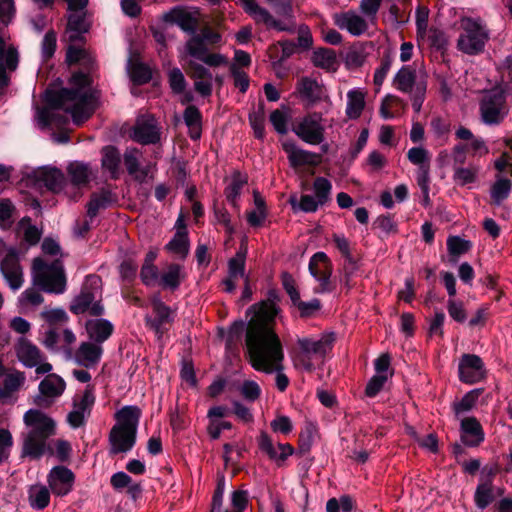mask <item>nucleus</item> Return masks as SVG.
I'll return each mask as SVG.
<instances>
[{
	"mask_svg": "<svg viewBox=\"0 0 512 512\" xmlns=\"http://www.w3.org/2000/svg\"><path fill=\"white\" fill-rule=\"evenodd\" d=\"M276 298V292L271 291L267 300L254 304L255 316L250 321L247 331V350L252 367L265 373L276 372V387L280 392H284L290 381L283 373L282 344L274 329L278 313L273 300Z\"/></svg>",
	"mask_w": 512,
	"mask_h": 512,
	"instance_id": "obj_1",
	"label": "nucleus"
},
{
	"mask_svg": "<svg viewBox=\"0 0 512 512\" xmlns=\"http://www.w3.org/2000/svg\"><path fill=\"white\" fill-rule=\"evenodd\" d=\"M74 88H63L59 91H47L45 100L49 108L37 112V120L42 127L59 125L67 122L65 116L59 117L55 110L62 109L69 113L77 125L91 115L90 104L92 95L86 89L90 85V77L83 72H76L70 79Z\"/></svg>",
	"mask_w": 512,
	"mask_h": 512,
	"instance_id": "obj_2",
	"label": "nucleus"
},
{
	"mask_svg": "<svg viewBox=\"0 0 512 512\" xmlns=\"http://www.w3.org/2000/svg\"><path fill=\"white\" fill-rule=\"evenodd\" d=\"M141 410L134 405L122 407L115 413L116 424L109 433L110 454L129 452L135 445Z\"/></svg>",
	"mask_w": 512,
	"mask_h": 512,
	"instance_id": "obj_3",
	"label": "nucleus"
},
{
	"mask_svg": "<svg viewBox=\"0 0 512 512\" xmlns=\"http://www.w3.org/2000/svg\"><path fill=\"white\" fill-rule=\"evenodd\" d=\"M241 6L257 24H263L268 29H274L279 32L294 33L296 30V21L290 0H278L274 3L276 14L281 19H276L267 9L258 5L256 0H239Z\"/></svg>",
	"mask_w": 512,
	"mask_h": 512,
	"instance_id": "obj_4",
	"label": "nucleus"
},
{
	"mask_svg": "<svg viewBox=\"0 0 512 512\" xmlns=\"http://www.w3.org/2000/svg\"><path fill=\"white\" fill-rule=\"evenodd\" d=\"M33 284L50 294H62L66 291L67 279L61 260L51 262L43 258H35L32 264Z\"/></svg>",
	"mask_w": 512,
	"mask_h": 512,
	"instance_id": "obj_5",
	"label": "nucleus"
},
{
	"mask_svg": "<svg viewBox=\"0 0 512 512\" xmlns=\"http://www.w3.org/2000/svg\"><path fill=\"white\" fill-rule=\"evenodd\" d=\"M393 86L396 90L410 95L412 107L419 113L426 97V73L417 72L414 65H403L393 78Z\"/></svg>",
	"mask_w": 512,
	"mask_h": 512,
	"instance_id": "obj_6",
	"label": "nucleus"
},
{
	"mask_svg": "<svg viewBox=\"0 0 512 512\" xmlns=\"http://www.w3.org/2000/svg\"><path fill=\"white\" fill-rule=\"evenodd\" d=\"M334 333H324L319 338H300L297 341L299 352L294 357L295 366L306 371L315 368V362L323 363L325 356L332 350Z\"/></svg>",
	"mask_w": 512,
	"mask_h": 512,
	"instance_id": "obj_7",
	"label": "nucleus"
},
{
	"mask_svg": "<svg viewBox=\"0 0 512 512\" xmlns=\"http://www.w3.org/2000/svg\"><path fill=\"white\" fill-rule=\"evenodd\" d=\"M100 284V277L95 275L87 276L79 294L70 303V311L75 315L84 313L95 317L103 315L104 306L102 305Z\"/></svg>",
	"mask_w": 512,
	"mask_h": 512,
	"instance_id": "obj_8",
	"label": "nucleus"
},
{
	"mask_svg": "<svg viewBox=\"0 0 512 512\" xmlns=\"http://www.w3.org/2000/svg\"><path fill=\"white\" fill-rule=\"evenodd\" d=\"M462 33L457 47L468 55H476L483 51L489 39V33L480 18L462 17L460 21Z\"/></svg>",
	"mask_w": 512,
	"mask_h": 512,
	"instance_id": "obj_9",
	"label": "nucleus"
},
{
	"mask_svg": "<svg viewBox=\"0 0 512 512\" xmlns=\"http://www.w3.org/2000/svg\"><path fill=\"white\" fill-rule=\"evenodd\" d=\"M314 195L304 194L299 200L295 196L289 199L294 211L314 213L319 207L325 206L331 201L332 183L325 177H316L313 181Z\"/></svg>",
	"mask_w": 512,
	"mask_h": 512,
	"instance_id": "obj_10",
	"label": "nucleus"
},
{
	"mask_svg": "<svg viewBox=\"0 0 512 512\" xmlns=\"http://www.w3.org/2000/svg\"><path fill=\"white\" fill-rule=\"evenodd\" d=\"M96 397L94 387L87 385L83 392L77 393L72 399V410L67 415V423L73 429L80 428L86 424L90 417Z\"/></svg>",
	"mask_w": 512,
	"mask_h": 512,
	"instance_id": "obj_11",
	"label": "nucleus"
},
{
	"mask_svg": "<svg viewBox=\"0 0 512 512\" xmlns=\"http://www.w3.org/2000/svg\"><path fill=\"white\" fill-rule=\"evenodd\" d=\"M450 318L459 324L467 325L471 329L482 328L489 318V307L482 305L471 312L469 303L450 301Z\"/></svg>",
	"mask_w": 512,
	"mask_h": 512,
	"instance_id": "obj_12",
	"label": "nucleus"
},
{
	"mask_svg": "<svg viewBox=\"0 0 512 512\" xmlns=\"http://www.w3.org/2000/svg\"><path fill=\"white\" fill-rule=\"evenodd\" d=\"M18 360L27 368H36L37 374H46L52 370V365L44 362V355L39 348L28 339L21 337L15 345Z\"/></svg>",
	"mask_w": 512,
	"mask_h": 512,
	"instance_id": "obj_13",
	"label": "nucleus"
},
{
	"mask_svg": "<svg viewBox=\"0 0 512 512\" xmlns=\"http://www.w3.org/2000/svg\"><path fill=\"white\" fill-rule=\"evenodd\" d=\"M293 132L308 144H321L325 139L322 114L317 112L307 114L293 128Z\"/></svg>",
	"mask_w": 512,
	"mask_h": 512,
	"instance_id": "obj_14",
	"label": "nucleus"
},
{
	"mask_svg": "<svg viewBox=\"0 0 512 512\" xmlns=\"http://www.w3.org/2000/svg\"><path fill=\"white\" fill-rule=\"evenodd\" d=\"M487 368L480 356L463 354L458 362L459 380L468 385L480 383L487 378Z\"/></svg>",
	"mask_w": 512,
	"mask_h": 512,
	"instance_id": "obj_15",
	"label": "nucleus"
},
{
	"mask_svg": "<svg viewBox=\"0 0 512 512\" xmlns=\"http://www.w3.org/2000/svg\"><path fill=\"white\" fill-rule=\"evenodd\" d=\"M455 134L456 138L461 141L460 144L454 147L455 161L463 162L466 154L483 156L488 153L489 150L485 142L480 138H476L470 130L460 127Z\"/></svg>",
	"mask_w": 512,
	"mask_h": 512,
	"instance_id": "obj_16",
	"label": "nucleus"
},
{
	"mask_svg": "<svg viewBox=\"0 0 512 512\" xmlns=\"http://www.w3.org/2000/svg\"><path fill=\"white\" fill-rule=\"evenodd\" d=\"M333 265L324 252H316L309 261V272L318 281L317 293H327L333 290L331 285Z\"/></svg>",
	"mask_w": 512,
	"mask_h": 512,
	"instance_id": "obj_17",
	"label": "nucleus"
},
{
	"mask_svg": "<svg viewBox=\"0 0 512 512\" xmlns=\"http://www.w3.org/2000/svg\"><path fill=\"white\" fill-rule=\"evenodd\" d=\"M131 138L143 145L156 144L161 138V129L153 115L145 114L136 119Z\"/></svg>",
	"mask_w": 512,
	"mask_h": 512,
	"instance_id": "obj_18",
	"label": "nucleus"
},
{
	"mask_svg": "<svg viewBox=\"0 0 512 512\" xmlns=\"http://www.w3.org/2000/svg\"><path fill=\"white\" fill-rule=\"evenodd\" d=\"M0 271L12 290L16 291L21 288L24 282V275L16 249L10 248L7 250L4 258L0 261Z\"/></svg>",
	"mask_w": 512,
	"mask_h": 512,
	"instance_id": "obj_19",
	"label": "nucleus"
},
{
	"mask_svg": "<svg viewBox=\"0 0 512 512\" xmlns=\"http://www.w3.org/2000/svg\"><path fill=\"white\" fill-rule=\"evenodd\" d=\"M482 121L487 125H497L508 113L505 97L501 93L486 96L480 105Z\"/></svg>",
	"mask_w": 512,
	"mask_h": 512,
	"instance_id": "obj_20",
	"label": "nucleus"
},
{
	"mask_svg": "<svg viewBox=\"0 0 512 512\" xmlns=\"http://www.w3.org/2000/svg\"><path fill=\"white\" fill-rule=\"evenodd\" d=\"M154 317H146V324L160 339L174 321V312L158 296L151 301Z\"/></svg>",
	"mask_w": 512,
	"mask_h": 512,
	"instance_id": "obj_21",
	"label": "nucleus"
},
{
	"mask_svg": "<svg viewBox=\"0 0 512 512\" xmlns=\"http://www.w3.org/2000/svg\"><path fill=\"white\" fill-rule=\"evenodd\" d=\"M257 444L261 452L274 461L278 466L284 464L288 457L294 454V448L289 443L274 444L272 438L265 431H261L257 437Z\"/></svg>",
	"mask_w": 512,
	"mask_h": 512,
	"instance_id": "obj_22",
	"label": "nucleus"
},
{
	"mask_svg": "<svg viewBox=\"0 0 512 512\" xmlns=\"http://www.w3.org/2000/svg\"><path fill=\"white\" fill-rule=\"evenodd\" d=\"M28 433L51 437L56 433V423L47 414L38 409H30L23 416Z\"/></svg>",
	"mask_w": 512,
	"mask_h": 512,
	"instance_id": "obj_23",
	"label": "nucleus"
},
{
	"mask_svg": "<svg viewBox=\"0 0 512 512\" xmlns=\"http://www.w3.org/2000/svg\"><path fill=\"white\" fill-rule=\"evenodd\" d=\"M74 481V473L65 466H55L47 475L49 489L56 496H65L70 493Z\"/></svg>",
	"mask_w": 512,
	"mask_h": 512,
	"instance_id": "obj_24",
	"label": "nucleus"
},
{
	"mask_svg": "<svg viewBox=\"0 0 512 512\" xmlns=\"http://www.w3.org/2000/svg\"><path fill=\"white\" fill-rule=\"evenodd\" d=\"M460 439L467 447H478L485 440V432L479 420L474 416L460 419Z\"/></svg>",
	"mask_w": 512,
	"mask_h": 512,
	"instance_id": "obj_25",
	"label": "nucleus"
},
{
	"mask_svg": "<svg viewBox=\"0 0 512 512\" xmlns=\"http://www.w3.org/2000/svg\"><path fill=\"white\" fill-rule=\"evenodd\" d=\"M33 178L37 186L45 187L53 193L60 192L66 182L62 171L52 167H43L35 170Z\"/></svg>",
	"mask_w": 512,
	"mask_h": 512,
	"instance_id": "obj_26",
	"label": "nucleus"
},
{
	"mask_svg": "<svg viewBox=\"0 0 512 512\" xmlns=\"http://www.w3.org/2000/svg\"><path fill=\"white\" fill-rule=\"evenodd\" d=\"M50 437L25 432L22 434L21 456L31 459L41 458L48 450H50L48 439Z\"/></svg>",
	"mask_w": 512,
	"mask_h": 512,
	"instance_id": "obj_27",
	"label": "nucleus"
},
{
	"mask_svg": "<svg viewBox=\"0 0 512 512\" xmlns=\"http://www.w3.org/2000/svg\"><path fill=\"white\" fill-rule=\"evenodd\" d=\"M335 25L347 30L353 36L363 35L368 30L367 21L354 11H347L334 15Z\"/></svg>",
	"mask_w": 512,
	"mask_h": 512,
	"instance_id": "obj_28",
	"label": "nucleus"
},
{
	"mask_svg": "<svg viewBox=\"0 0 512 512\" xmlns=\"http://www.w3.org/2000/svg\"><path fill=\"white\" fill-rule=\"evenodd\" d=\"M102 354V345L93 341L82 342L75 352L74 360L85 368H93L100 362Z\"/></svg>",
	"mask_w": 512,
	"mask_h": 512,
	"instance_id": "obj_29",
	"label": "nucleus"
},
{
	"mask_svg": "<svg viewBox=\"0 0 512 512\" xmlns=\"http://www.w3.org/2000/svg\"><path fill=\"white\" fill-rule=\"evenodd\" d=\"M297 91L301 99L307 101L309 106H313L325 97V88L315 79L302 77L297 83Z\"/></svg>",
	"mask_w": 512,
	"mask_h": 512,
	"instance_id": "obj_30",
	"label": "nucleus"
},
{
	"mask_svg": "<svg viewBox=\"0 0 512 512\" xmlns=\"http://www.w3.org/2000/svg\"><path fill=\"white\" fill-rule=\"evenodd\" d=\"M427 35L431 50L432 61L446 65V52L448 42L445 32L432 27L429 29Z\"/></svg>",
	"mask_w": 512,
	"mask_h": 512,
	"instance_id": "obj_31",
	"label": "nucleus"
},
{
	"mask_svg": "<svg viewBox=\"0 0 512 512\" xmlns=\"http://www.w3.org/2000/svg\"><path fill=\"white\" fill-rule=\"evenodd\" d=\"M85 329L91 341L102 345L113 333V324L104 318L88 320Z\"/></svg>",
	"mask_w": 512,
	"mask_h": 512,
	"instance_id": "obj_32",
	"label": "nucleus"
},
{
	"mask_svg": "<svg viewBox=\"0 0 512 512\" xmlns=\"http://www.w3.org/2000/svg\"><path fill=\"white\" fill-rule=\"evenodd\" d=\"M66 384L64 380L56 375H47L39 384V391L41 397H39L38 404L42 405V397L55 399L61 396L65 390Z\"/></svg>",
	"mask_w": 512,
	"mask_h": 512,
	"instance_id": "obj_33",
	"label": "nucleus"
},
{
	"mask_svg": "<svg viewBox=\"0 0 512 512\" xmlns=\"http://www.w3.org/2000/svg\"><path fill=\"white\" fill-rule=\"evenodd\" d=\"M366 91L363 88H353L347 92L345 114L348 119H358L366 105Z\"/></svg>",
	"mask_w": 512,
	"mask_h": 512,
	"instance_id": "obj_34",
	"label": "nucleus"
},
{
	"mask_svg": "<svg viewBox=\"0 0 512 512\" xmlns=\"http://www.w3.org/2000/svg\"><path fill=\"white\" fill-rule=\"evenodd\" d=\"M285 151L288 153L290 165L294 168L304 165L317 166L322 161L320 154L300 149L295 146L290 148L286 146Z\"/></svg>",
	"mask_w": 512,
	"mask_h": 512,
	"instance_id": "obj_35",
	"label": "nucleus"
},
{
	"mask_svg": "<svg viewBox=\"0 0 512 512\" xmlns=\"http://www.w3.org/2000/svg\"><path fill=\"white\" fill-rule=\"evenodd\" d=\"M116 202V196L107 189H102L91 195L90 201L87 204V215L93 219L98 215L101 210H104Z\"/></svg>",
	"mask_w": 512,
	"mask_h": 512,
	"instance_id": "obj_36",
	"label": "nucleus"
},
{
	"mask_svg": "<svg viewBox=\"0 0 512 512\" xmlns=\"http://www.w3.org/2000/svg\"><path fill=\"white\" fill-rule=\"evenodd\" d=\"M49 487L42 484H34L28 488V502L31 508L35 510H43L50 503Z\"/></svg>",
	"mask_w": 512,
	"mask_h": 512,
	"instance_id": "obj_37",
	"label": "nucleus"
},
{
	"mask_svg": "<svg viewBox=\"0 0 512 512\" xmlns=\"http://www.w3.org/2000/svg\"><path fill=\"white\" fill-rule=\"evenodd\" d=\"M102 167L107 170L112 179H118L120 172L121 157L118 149L114 146H105L102 151Z\"/></svg>",
	"mask_w": 512,
	"mask_h": 512,
	"instance_id": "obj_38",
	"label": "nucleus"
},
{
	"mask_svg": "<svg viewBox=\"0 0 512 512\" xmlns=\"http://www.w3.org/2000/svg\"><path fill=\"white\" fill-rule=\"evenodd\" d=\"M483 392V388H475L465 393L460 400L454 401L453 410L455 416L459 418L461 415L472 411L476 407L479 397Z\"/></svg>",
	"mask_w": 512,
	"mask_h": 512,
	"instance_id": "obj_39",
	"label": "nucleus"
},
{
	"mask_svg": "<svg viewBox=\"0 0 512 512\" xmlns=\"http://www.w3.org/2000/svg\"><path fill=\"white\" fill-rule=\"evenodd\" d=\"M247 184V177L235 171L232 174L230 184L225 188L224 195L227 201L234 207L239 208L238 199L241 195L243 187Z\"/></svg>",
	"mask_w": 512,
	"mask_h": 512,
	"instance_id": "obj_40",
	"label": "nucleus"
},
{
	"mask_svg": "<svg viewBox=\"0 0 512 512\" xmlns=\"http://www.w3.org/2000/svg\"><path fill=\"white\" fill-rule=\"evenodd\" d=\"M314 66L326 71H336L338 67L337 56L334 50L329 48H318L312 54Z\"/></svg>",
	"mask_w": 512,
	"mask_h": 512,
	"instance_id": "obj_41",
	"label": "nucleus"
},
{
	"mask_svg": "<svg viewBox=\"0 0 512 512\" xmlns=\"http://www.w3.org/2000/svg\"><path fill=\"white\" fill-rule=\"evenodd\" d=\"M184 278L183 268L179 264L172 263L167 269L160 275L159 284L164 289H170L172 291L178 289Z\"/></svg>",
	"mask_w": 512,
	"mask_h": 512,
	"instance_id": "obj_42",
	"label": "nucleus"
},
{
	"mask_svg": "<svg viewBox=\"0 0 512 512\" xmlns=\"http://www.w3.org/2000/svg\"><path fill=\"white\" fill-rule=\"evenodd\" d=\"M70 180L75 186H85L92 176L90 166L82 162H72L67 167Z\"/></svg>",
	"mask_w": 512,
	"mask_h": 512,
	"instance_id": "obj_43",
	"label": "nucleus"
},
{
	"mask_svg": "<svg viewBox=\"0 0 512 512\" xmlns=\"http://www.w3.org/2000/svg\"><path fill=\"white\" fill-rule=\"evenodd\" d=\"M183 119L189 128V136L193 140H197L201 136L202 115L200 110L194 106H188L183 113Z\"/></svg>",
	"mask_w": 512,
	"mask_h": 512,
	"instance_id": "obj_44",
	"label": "nucleus"
},
{
	"mask_svg": "<svg viewBox=\"0 0 512 512\" xmlns=\"http://www.w3.org/2000/svg\"><path fill=\"white\" fill-rule=\"evenodd\" d=\"M358 270L359 265L354 257L344 259V263L339 270V281L347 291L351 290L355 286L354 278L356 277Z\"/></svg>",
	"mask_w": 512,
	"mask_h": 512,
	"instance_id": "obj_45",
	"label": "nucleus"
},
{
	"mask_svg": "<svg viewBox=\"0 0 512 512\" xmlns=\"http://www.w3.org/2000/svg\"><path fill=\"white\" fill-rule=\"evenodd\" d=\"M165 249L170 253L178 255L180 258H186L190 249L188 233H175L166 244Z\"/></svg>",
	"mask_w": 512,
	"mask_h": 512,
	"instance_id": "obj_46",
	"label": "nucleus"
},
{
	"mask_svg": "<svg viewBox=\"0 0 512 512\" xmlns=\"http://www.w3.org/2000/svg\"><path fill=\"white\" fill-rule=\"evenodd\" d=\"M169 17L183 31L194 32L196 29L197 21L189 12L182 9H173L169 14Z\"/></svg>",
	"mask_w": 512,
	"mask_h": 512,
	"instance_id": "obj_47",
	"label": "nucleus"
},
{
	"mask_svg": "<svg viewBox=\"0 0 512 512\" xmlns=\"http://www.w3.org/2000/svg\"><path fill=\"white\" fill-rule=\"evenodd\" d=\"M24 380V375L20 372L7 374L3 380L2 386H0V398L9 397L20 388Z\"/></svg>",
	"mask_w": 512,
	"mask_h": 512,
	"instance_id": "obj_48",
	"label": "nucleus"
},
{
	"mask_svg": "<svg viewBox=\"0 0 512 512\" xmlns=\"http://www.w3.org/2000/svg\"><path fill=\"white\" fill-rule=\"evenodd\" d=\"M288 107L283 105L281 109H276L271 112L269 120L272 124L275 131L281 135H284L288 132Z\"/></svg>",
	"mask_w": 512,
	"mask_h": 512,
	"instance_id": "obj_49",
	"label": "nucleus"
},
{
	"mask_svg": "<svg viewBox=\"0 0 512 512\" xmlns=\"http://www.w3.org/2000/svg\"><path fill=\"white\" fill-rule=\"evenodd\" d=\"M511 181L507 178L497 179L491 188V198L496 205H500L510 194Z\"/></svg>",
	"mask_w": 512,
	"mask_h": 512,
	"instance_id": "obj_50",
	"label": "nucleus"
},
{
	"mask_svg": "<svg viewBox=\"0 0 512 512\" xmlns=\"http://www.w3.org/2000/svg\"><path fill=\"white\" fill-rule=\"evenodd\" d=\"M129 73L131 80L137 85L146 84L152 78L150 68L141 62L133 63L129 68Z\"/></svg>",
	"mask_w": 512,
	"mask_h": 512,
	"instance_id": "obj_51",
	"label": "nucleus"
},
{
	"mask_svg": "<svg viewBox=\"0 0 512 512\" xmlns=\"http://www.w3.org/2000/svg\"><path fill=\"white\" fill-rule=\"evenodd\" d=\"M5 57V64L9 71H15L18 66L19 56L17 49L10 45L6 47L5 40L0 37V60Z\"/></svg>",
	"mask_w": 512,
	"mask_h": 512,
	"instance_id": "obj_52",
	"label": "nucleus"
},
{
	"mask_svg": "<svg viewBox=\"0 0 512 512\" xmlns=\"http://www.w3.org/2000/svg\"><path fill=\"white\" fill-rule=\"evenodd\" d=\"M474 499L478 508H486L494 499L492 485H490V483H479L475 491Z\"/></svg>",
	"mask_w": 512,
	"mask_h": 512,
	"instance_id": "obj_53",
	"label": "nucleus"
},
{
	"mask_svg": "<svg viewBox=\"0 0 512 512\" xmlns=\"http://www.w3.org/2000/svg\"><path fill=\"white\" fill-rule=\"evenodd\" d=\"M186 50L190 56L198 60H201L208 52V48L206 43L203 41V37L198 36L197 34L192 36L186 42Z\"/></svg>",
	"mask_w": 512,
	"mask_h": 512,
	"instance_id": "obj_54",
	"label": "nucleus"
},
{
	"mask_svg": "<svg viewBox=\"0 0 512 512\" xmlns=\"http://www.w3.org/2000/svg\"><path fill=\"white\" fill-rule=\"evenodd\" d=\"M429 9L425 6H418L416 9V36L417 40H424L428 31Z\"/></svg>",
	"mask_w": 512,
	"mask_h": 512,
	"instance_id": "obj_55",
	"label": "nucleus"
},
{
	"mask_svg": "<svg viewBox=\"0 0 512 512\" xmlns=\"http://www.w3.org/2000/svg\"><path fill=\"white\" fill-rule=\"evenodd\" d=\"M430 133L433 138L439 142V144H445L448 133V124L446 123V120L440 117L432 118L430 122Z\"/></svg>",
	"mask_w": 512,
	"mask_h": 512,
	"instance_id": "obj_56",
	"label": "nucleus"
},
{
	"mask_svg": "<svg viewBox=\"0 0 512 512\" xmlns=\"http://www.w3.org/2000/svg\"><path fill=\"white\" fill-rule=\"evenodd\" d=\"M13 445L12 433L6 428H0V464L9 459Z\"/></svg>",
	"mask_w": 512,
	"mask_h": 512,
	"instance_id": "obj_57",
	"label": "nucleus"
},
{
	"mask_svg": "<svg viewBox=\"0 0 512 512\" xmlns=\"http://www.w3.org/2000/svg\"><path fill=\"white\" fill-rule=\"evenodd\" d=\"M246 248L240 249L234 257L228 261L229 274L245 278Z\"/></svg>",
	"mask_w": 512,
	"mask_h": 512,
	"instance_id": "obj_58",
	"label": "nucleus"
},
{
	"mask_svg": "<svg viewBox=\"0 0 512 512\" xmlns=\"http://www.w3.org/2000/svg\"><path fill=\"white\" fill-rule=\"evenodd\" d=\"M57 36L53 30H49L43 37L41 43V55L44 61L51 59L56 51Z\"/></svg>",
	"mask_w": 512,
	"mask_h": 512,
	"instance_id": "obj_59",
	"label": "nucleus"
},
{
	"mask_svg": "<svg viewBox=\"0 0 512 512\" xmlns=\"http://www.w3.org/2000/svg\"><path fill=\"white\" fill-rule=\"evenodd\" d=\"M42 294L35 288H28L19 297V303L23 308L36 307L43 303Z\"/></svg>",
	"mask_w": 512,
	"mask_h": 512,
	"instance_id": "obj_60",
	"label": "nucleus"
},
{
	"mask_svg": "<svg viewBox=\"0 0 512 512\" xmlns=\"http://www.w3.org/2000/svg\"><path fill=\"white\" fill-rule=\"evenodd\" d=\"M478 170L475 167L456 168L453 179L456 184L464 186L476 180Z\"/></svg>",
	"mask_w": 512,
	"mask_h": 512,
	"instance_id": "obj_61",
	"label": "nucleus"
},
{
	"mask_svg": "<svg viewBox=\"0 0 512 512\" xmlns=\"http://www.w3.org/2000/svg\"><path fill=\"white\" fill-rule=\"evenodd\" d=\"M408 160L418 168L430 165L429 152L423 147H412L407 152Z\"/></svg>",
	"mask_w": 512,
	"mask_h": 512,
	"instance_id": "obj_62",
	"label": "nucleus"
},
{
	"mask_svg": "<svg viewBox=\"0 0 512 512\" xmlns=\"http://www.w3.org/2000/svg\"><path fill=\"white\" fill-rule=\"evenodd\" d=\"M67 29L77 34L87 32L88 26L85 21V12H71L68 16Z\"/></svg>",
	"mask_w": 512,
	"mask_h": 512,
	"instance_id": "obj_63",
	"label": "nucleus"
},
{
	"mask_svg": "<svg viewBox=\"0 0 512 512\" xmlns=\"http://www.w3.org/2000/svg\"><path fill=\"white\" fill-rule=\"evenodd\" d=\"M40 315L50 325L62 324L68 320L67 313L62 308H46Z\"/></svg>",
	"mask_w": 512,
	"mask_h": 512,
	"instance_id": "obj_64",
	"label": "nucleus"
}]
</instances>
